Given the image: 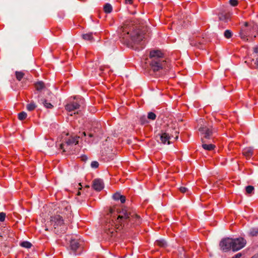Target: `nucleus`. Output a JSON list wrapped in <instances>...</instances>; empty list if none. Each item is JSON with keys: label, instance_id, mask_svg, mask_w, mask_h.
Returning a JSON list of instances; mask_svg holds the SVG:
<instances>
[{"label": "nucleus", "instance_id": "22", "mask_svg": "<svg viewBox=\"0 0 258 258\" xmlns=\"http://www.w3.org/2000/svg\"><path fill=\"white\" fill-rule=\"evenodd\" d=\"M42 103L44 107L47 109H52L53 107V105L51 103L48 102L46 99H42Z\"/></svg>", "mask_w": 258, "mask_h": 258}, {"label": "nucleus", "instance_id": "8", "mask_svg": "<svg viewBox=\"0 0 258 258\" xmlns=\"http://www.w3.org/2000/svg\"><path fill=\"white\" fill-rule=\"evenodd\" d=\"M164 55L163 53L160 50H152L150 53V58L153 61V64H156V60H164L163 58Z\"/></svg>", "mask_w": 258, "mask_h": 258}, {"label": "nucleus", "instance_id": "51", "mask_svg": "<svg viewBox=\"0 0 258 258\" xmlns=\"http://www.w3.org/2000/svg\"><path fill=\"white\" fill-rule=\"evenodd\" d=\"M66 136H68V135H69V134H68V133H67V134H66Z\"/></svg>", "mask_w": 258, "mask_h": 258}, {"label": "nucleus", "instance_id": "50", "mask_svg": "<svg viewBox=\"0 0 258 258\" xmlns=\"http://www.w3.org/2000/svg\"><path fill=\"white\" fill-rule=\"evenodd\" d=\"M136 217L137 218H139V217L138 216H137V215H136Z\"/></svg>", "mask_w": 258, "mask_h": 258}, {"label": "nucleus", "instance_id": "3", "mask_svg": "<svg viewBox=\"0 0 258 258\" xmlns=\"http://www.w3.org/2000/svg\"><path fill=\"white\" fill-rule=\"evenodd\" d=\"M112 212V208L110 209L109 213H108L105 217V224L104 225V236L106 239H110L112 237L113 233V220L111 219V214Z\"/></svg>", "mask_w": 258, "mask_h": 258}, {"label": "nucleus", "instance_id": "20", "mask_svg": "<svg viewBox=\"0 0 258 258\" xmlns=\"http://www.w3.org/2000/svg\"><path fill=\"white\" fill-rule=\"evenodd\" d=\"M103 11L106 14L110 13L112 11V6L109 3L105 4L103 6Z\"/></svg>", "mask_w": 258, "mask_h": 258}, {"label": "nucleus", "instance_id": "36", "mask_svg": "<svg viewBox=\"0 0 258 258\" xmlns=\"http://www.w3.org/2000/svg\"><path fill=\"white\" fill-rule=\"evenodd\" d=\"M179 190L182 193H185L188 191V188L186 187L181 186L179 188Z\"/></svg>", "mask_w": 258, "mask_h": 258}, {"label": "nucleus", "instance_id": "49", "mask_svg": "<svg viewBox=\"0 0 258 258\" xmlns=\"http://www.w3.org/2000/svg\"><path fill=\"white\" fill-rule=\"evenodd\" d=\"M127 143H128V144H130V143H131V141L128 140V141H127Z\"/></svg>", "mask_w": 258, "mask_h": 258}, {"label": "nucleus", "instance_id": "40", "mask_svg": "<svg viewBox=\"0 0 258 258\" xmlns=\"http://www.w3.org/2000/svg\"><path fill=\"white\" fill-rule=\"evenodd\" d=\"M253 51L255 53H256V54H257L258 55V45L254 46L253 48Z\"/></svg>", "mask_w": 258, "mask_h": 258}, {"label": "nucleus", "instance_id": "42", "mask_svg": "<svg viewBox=\"0 0 258 258\" xmlns=\"http://www.w3.org/2000/svg\"><path fill=\"white\" fill-rule=\"evenodd\" d=\"M255 64L256 66V68L258 69V55H257V57L256 58Z\"/></svg>", "mask_w": 258, "mask_h": 258}, {"label": "nucleus", "instance_id": "46", "mask_svg": "<svg viewBox=\"0 0 258 258\" xmlns=\"http://www.w3.org/2000/svg\"><path fill=\"white\" fill-rule=\"evenodd\" d=\"M82 134H83V135L84 136H86V133L85 132H84Z\"/></svg>", "mask_w": 258, "mask_h": 258}, {"label": "nucleus", "instance_id": "43", "mask_svg": "<svg viewBox=\"0 0 258 258\" xmlns=\"http://www.w3.org/2000/svg\"><path fill=\"white\" fill-rule=\"evenodd\" d=\"M126 4H131L132 3V0H125Z\"/></svg>", "mask_w": 258, "mask_h": 258}, {"label": "nucleus", "instance_id": "7", "mask_svg": "<svg viewBox=\"0 0 258 258\" xmlns=\"http://www.w3.org/2000/svg\"><path fill=\"white\" fill-rule=\"evenodd\" d=\"M246 244V241L242 238L233 239L232 250L233 251L238 250L243 248Z\"/></svg>", "mask_w": 258, "mask_h": 258}, {"label": "nucleus", "instance_id": "4", "mask_svg": "<svg viewBox=\"0 0 258 258\" xmlns=\"http://www.w3.org/2000/svg\"><path fill=\"white\" fill-rule=\"evenodd\" d=\"M79 136H70L64 139L63 143L60 144L59 149L63 152L69 151L73 145H77L79 143Z\"/></svg>", "mask_w": 258, "mask_h": 258}, {"label": "nucleus", "instance_id": "27", "mask_svg": "<svg viewBox=\"0 0 258 258\" xmlns=\"http://www.w3.org/2000/svg\"><path fill=\"white\" fill-rule=\"evenodd\" d=\"M21 246L27 248H29L32 246V244L28 241H23L21 243Z\"/></svg>", "mask_w": 258, "mask_h": 258}, {"label": "nucleus", "instance_id": "37", "mask_svg": "<svg viewBox=\"0 0 258 258\" xmlns=\"http://www.w3.org/2000/svg\"><path fill=\"white\" fill-rule=\"evenodd\" d=\"M229 3L232 6H236L238 4L237 0H230Z\"/></svg>", "mask_w": 258, "mask_h": 258}, {"label": "nucleus", "instance_id": "16", "mask_svg": "<svg viewBox=\"0 0 258 258\" xmlns=\"http://www.w3.org/2000/svg\"><path fill=\"white\" fill-rule=\"evenodd\" d=\"M201 141L202 142V147L204 149L206 150L211 151L213 150L215 148V146L214 145H213L212 144H206L203 138L201 139Z\"/></svg>", "mask_w": 258, "mask_h": 258}, {"label": "nucleus", "instance_id": "41", "mask_svg": "<svg viewBox=\"0 0 258 258\" xmlns=\"http://www.w3.org/2000/svg\"><path fill=\"white\" fill-rule=\"evenodd\" d=\"M241 256V253H237L235 255V256L233 257L232 258H240Z\"/></svg>", "mask_w": 258, "mask_h": 258}, {"label": "nucleus", "instance_id": "21", "mask_svg": "<svg viewBox=\"0 0 258 258\" xmlns=\"http://www.w3.org/2000/svg\"><path fill=\"white\" fill-rule=\"evenodd\" d=\"M243 155L246 156H250L252 155V149L250 147H247L244 149Z\"/></svg>", "mask_w": 258, "mask_h": 258}, {"label": "nucleus", "instance_id": "14", "mask_svg": "<svg viewBox=\"0 0 258 258\" xmlns=\"http://www.w3.org/2000/svg\"><path fill=\"white\" fill-rule=\"evenodd\" d=\"M117 213L119 214V219L123 218V219H127L129 217V213L127 212L125 209L117 210Z\"/></svg>", "mask_w": 258, "mask_h": 258}, {"label": "nucleus", "instance_id": "44", "mask_svg": "<svg viewBox=\"0 0 258 258\" xmlns=\"http://www.w3.org/2000/svg\"><path fill=\"white\" fill-rule=\"evenodd\" d=\"M244 26H246V27H247V26H249V24H248V23L247 22H244Z\"/></svg>", "mask_w": 258, "mask_h": 258}, {"label": "nucleus", "instance_id": "26", "mask_svg": "<svg viewBox=\"0 0 258 258\" xmlns=\"http://www.w3.org/2000/svg\"><path fill=\"white\" fill-rule=\"evenodd\" d=\"M27 116V113L24 111H22V112H20L18 114V117L19 120H23L26 118Z\"/></svg>", "mask_w": 258, "mask_h": 258}, {"label": "nucleus", "instance_id": "30", "mask_svg": "<svg viewBox=\"0 0 258 258\" xmlns=\"http://www.w3.org/2000/svg\"><path fill=\"white\" fill-rule=\"evenodd\" d=\"M157 244L161 247H164L166 245V242L164 239L157 241Z\"/></svg>", "mask_w": 258, "mask_h": 258}, {"label": "nucleus", "instance_id": "23", "mask_svg": "<svg viewBox=\"0 0 258 258\" xmlns=\"http://www.w3.org/2000/svg\"><path fill=\"white\" fill-rule=\"evenodd\" d=\"M15 75L18 81H20L25 76L24 73L21 71H16Z\"/></svg>", "mask_w": 258, "mask_h": 258}, {"label": "nucleus", "instance_id": "48", "mask_svg": "<svg viewBox=\"0 0 258 258\" xmlns=\"http://www.w3.org/2000/svg\"><path fill=\"white\" fill-rule=\"evenodd\" d=\"M63 16H64V15H63V14H62H62H61V18H63Z\"/></svg>", "mask_w": 258, "mask_h": 258}, {"label": "nucleus", "instance_id": "6", "mask_svg": "<svg viewBox=\"0 0 258 258\" xmlns=\"http://www.w3.org/2000/svg\"><path fill=\"white\" fill-rule=\"evenodd\" d=\"M233 239L230 238H225L223 239L219 243L220 248L224 251L232 249Z\"/></svg>", "mask_w": 258, "mask_h": 258}, {"label": "nucleus", "instance_id": "10", "mask_svg": "<svg viewBox=\"0 0 258 258\" xmlns=\"http://www.w3.org/2000/svg\"><path fill=\"white\" fill-rule=\"evenodd\" d=\"M156 62L157 63L155 64H153V61H151L150 63L151 68L154 72L162 69L166 64V61L165 60H156Z\"/></svg>", "mask_w": 258, "mask_h": 258}, {"label": "nucleus", "instance_id": "33", "mask_svg": "<svg viewBox=\"0 0 258 258\" xmlns=\"http://www.w3.org/2000/svg\"><path fill=\"white\" fill-rule=\"evenodd\" d=\"M224 36L227 38H230L232 36V32L230 30H227L224 32Z\"/></svg>", "mask_w": 258, "mask_h": 258}, {"label": "nucleus", "instance_id": "24", "mask_svg": "<svg viewBox=\"0 0 258 258\" xmlns=\"http://www.w3.org/2000/svg\"><path fill=\"white\" fill-rule=\"evenodd\" d=\"M82 37L84 39L89 41H92L93 39V34L92 33L83 34Z\"/></svg>", "mask_w": 258, "mask_h": 258}, {"label": "nucleus", "instance_id": "9", "mask_svg": "<svg viewBox=\"0 0 258 258\" xmlns=\"http://www.w3.org/2000/svg\"><path fill=\"white\" fill-rule=\"evenodd\" d=\"M253 30L254 31L257 32L258 31V27L255 24H253L251 27L248 29V30H241L240 32V35L241 39L243 40H248V36H249L250 35L247 34V33H250L251 31Z\"/></svg>", "mask_w": 258, "mask_h": 258}, {"label": "nucleus", "instance_id": "12", "mask_svg": "<svg viewBox=\"0 0 258 258\" xmlns=\"http://www.w3.org/2000/svg\"><path fill=\"white\" fill-rule=\"evenodd\" d=\"M92 186L94 190L100 191L104 188L103 181L101 179H95L92 181Z\"/></svg>", "mask_w": 258, "mask_h": 258}, {"label": "nucleus", "instance_id": "1", "mask_svg": "<svg viewBox=\"0 0 258 258\" xmlns=\"http://www.w3.org/2000/svg\"><path fill=\"white\" fill-rule=\"evenodd\" d=\"M70 208L66 207L61 209L60 215H54L50 217V223L54 228V232L58 234L64 233L67 229V227L64 223V219L69 215L71 216Z\"/></svg>", "mask_w": 258, "mask_h": 258}, {"label": "nucleus", "instance_id": "13", "mask_svg": "<svg viewBox=\"0 0 258 258\" xmlns=\"http://www.w3.org/2000/svg\"><path fill=\"white\" fill-rule=\"evenodd\" d=\"M80 107V103L77 101L70 102L65 105V109L68 111H72L79 109Z\"/></svg>", "mask_w": 258, "mask_h": 258}, {"label": "nucleus", "instance_id": "15", "mask_svg": "<svg viewBox=\"0 0 258 258\" xmlns=\"http://www.w3.org/2000/svg\"><path fill=\"white\" fill-rule=\"evenodd\" d=\"M70 248L71 249L75 252L77 249L79 247L80 244L78 240L71 239L70 241Z\"/></svg>", "mask_w": 258, "mask_h": 258}, {"label": "nucleus", "instance_id": "38", "mask_svg": "<svg viewBox=\"0 0 258 258\" xmlns=\"http://www.w3.org/2000/svg\"><path fill=\"white\" fill-rule=\"evenodd\" d=\"M140 120L142 124H144L147 122L146 117L145 116H141L140 117Z\"/></svg>", "mask_w": 258, "mask_h": 258}, {"label": "nucleus", "instance_id": "31", "mask_svg": "<svg viewBox=\"0 0 258 258\" xmlns=\"http://www.w3.org/2000/svg\"><path fill=\"white\" fill-rule=\"evenodd\" d=\"M119 219V216H118L117 219H116V223H118V224H116L115 225V228L116 229H119V224L121 223L123 219V218H120Z\"/></svg>", "mask_w": 258, "mask_h": 258}, {"label": "nucleus", "instance_id": "2", "mask_svg": "<svg viewBox=\"0 0 258 258\" xmlns=\"http://www.w3.org/2000/svg\"><path fill=\"white\" fill-rule=\"evenodd\" d=\"M121 37L124 42L127 43L132 41L139 42L143 39V34L139 31H135L132 28H125L123 29Z\"/></svg>", "mask_w": 258, "mask_h": 258}, {"label": "nucleus", "instance_id": "47", "mask_svg": "<svg viewBox=\"0 0 258 258\" xmlns=\"http://www.w3.org/2000/svg\"><path fill=\"white\" fill-rule=\"evenodd\" d=\"M252 258H258V254L254 256H253Z\"/></svg>", "mask_w": 258, "mask_h": 258}, {"label": "nucleus", "instance_id": "19", "mask_svg": "<svg viewBox=\"0 0 258 258\" xmlns=\"http://www.w3.org/2000/svg\"><path fill=\"white\" fill-rule=\"evenodd\" d=\"M35 87L37 91H40L44 89L45 86L42 81H39L35 84Z\"/></svg>", "mask_w": 258, "mask_h": 258}, {"label": "nucleus", "instance_id": "45", "mask_svg": "<svg viewBox=\"0 0 258 258\" xmlns=\"http://www.w3.org/2000/svg\"><path fill=\"white\" fill-rule=\"evenodd\" d=\"M88 136H89V137H92L93 136V134H89L88 135Z\"/></svg>", "mask_w": 258, "mask_h": 258}, {"label": "nucleus", "instance_id": "34", "mask_svg": "<svg viewBox=\"0 0 258 258\" xmlns=\"http://www.w3.org/2000/svg\"><path fill=\"white\" fill-rule=\"evenodd\" d=\"M91 166L93 168H97L99 167V163L96 161H92L91 163Z\"/></svg>", "mask_w": 258, "mask_h": 258}, {"label": "nucleus", "instance_id": "28", "mask_svg": "<svg viewBox=\"0 0 258 258\" xmlns=\"http://www.w3.org/2000/svg\"><path fill=\"white\" fill-rule=\"evenodd\" d=\"M249 234L252 236H256L258 234V228L252 229L249 232Z\"/></svg>", "mask_w": 258, "mask_h": 258}, {"label": "nucleus", "instance_id": "25", "mask_svg": "<svg viewBox=\"0 0 258 258\" xmlns=\"http://www.w3.org/2000/svg\"><path fill=\"white\" fill-rule=\"evenodd\" d=\"M36 108V105L34 102H31L26 106V108L28 111H31Z\"/></svg>", "mask_w": 258, "mask_h": 258}, {"label": "nucleus", "instance_id": "29", "mask_svg": "<svg viewBox=\"0 0 258 258\" xmlns=\"http://www.w3.org/2000/svg\"><path fill=\"white\" fill-rule=\"evenodd\" d=\"M247 194H251L254 190V187L252 185L247 186L245 188Z\"/></svg>", "mask_w": 258, "mask_h": 258}, {"label": "nucleus", "instance_id": "18", "mask_svg": "<svg viewBox=\"0 0 258 258\" xmlns=\"http://www.w3.org/2000/svg\"><path fill=\"white\" fill-rule=\"evenodd\" d=\"M218 18L220 21L227 22L229 19L230 16L228 14L221 12L218 14Z\"/></svg>", "mask_w": 258, "mask_h": 258}, {"label": "nucleus", "instance_id": "5", "mask_svg": "<svg viewBox=\"0 0 258 258\" xmlns=\"http://www.w3.org/2000/svg\"><path fill=\"white\" fill-rule=\"evenodd\" d=\"M173 130H175L174 132L170 131L169 133L167 132H162L160 135V138L161 143L163 144H167L169 145L170 144V139L171 137H173L174 136H175V139L177 140L178 138V134H179V132L176 130V125H174L172 127Z\"/></svg>", "mask_w": 258, "mask_h": 258}, {"label": "nucleus", "instance_id": "32", "mask_svg": "<svg viewBox=\"0 0 258 258\" xmlns=\"http://www.w3.org/2000/svg\"><path fill=\"white\" fill-rule=\"evenodd\" d=\"M156 114L152 112H150L148 114V118L150 119L154 120L156 118Z\"/></svg>", "mask_w": 258, "mask_h": 258}, {"label": "nucleus", "instance_id": "17", "mask_svg": "<svg viewBox=\"0 0 258 258\" xmlns=\"http://www.w3.org/2000/svg\"><path fill=\"white\" fill-rule=\"evenodd\" d=\"M114 200L118 201L120 200L121 204H123L125 202V197L121 195L119 192H116L114 194Z\"/></svg>", "mask_w": 258, "mask_h": 258}, {"label": "nucleus", "instance_id": "39", "mask_svg": "<svg viewBox=\"0 0 258 258\" xmlns=\"http://www.w3.org/2000/svg\"><path fill=\"white\" fill-rule=\"evenodd\" d=\"M80 158L82 161L85 162L88 159L87 156L85 155H82Z\"/></svg>", "mask_w": 258, "mask_h": 258}, {"label": "nucleus", "instance_id": "35", "mask_svg": "<svg viewBox=\"0 0 258 258\" xmlns=\"http://www.w3.org/2000/svg\"><path fill=\"white\" fill-rule=\"evenodd\" d=\"M6 214L4 212L0 213V222H4L5 220Z\"/></svg>", "mask_w": 258, "mask_h": 258}, {"label": "nucleus", "instance_id": "11", "mask_svg": "<svg viewBox=\"0 0 258 258\" xmlns=\"http://www.w3.org/2000/svg\"><path fill=\"white\" fill-rule=\"evenodd\" d=\"M199 131L204 136V138L206 139H209L213 133L212 129L209 128L206 125L201 126L199 128Z\"/></svg>", "mask_w": 258, "mask_h": 258}]
</instances>
